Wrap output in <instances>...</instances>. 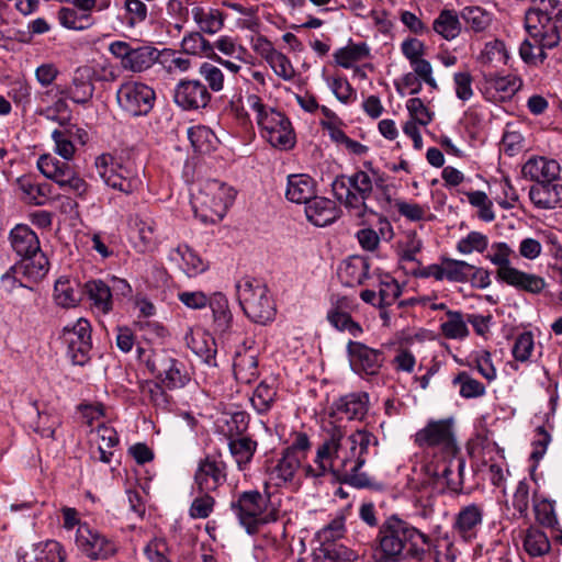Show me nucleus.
Masks as SVG:
<instances>
[{
    "mask_svg": "<svg viewBox=\"0 0 562 562\" xmlns=\"http://www.w3.org/2000/svg\"><path fill=\"white\" fill-rule=\"evenodd\" d=\"M325 437L317 447L313 464L304 468L307 477H333L345 484L362 488L371 485L370 476L362 471L372 448L379 440L367 429H357L350 435L345 427L330 424L324 429Z\"/></svg>",
    "mask_w": 562,
    "mask_h": 562,
    "instance_id": "obj_1",
    "label": "nucleus"
},
{
    "mask_svg": "<svg viewBox=\"0 0 562 562\" xmlns=\"http://www.w3.org/2000/svg\"><path fill=\"white\" fill-rule=\"evenodd\" d=\"M431 546V539L396 515L387 517L379 527L375 562L422 561Z\"/></svg>",
    "mask_w": 562,
    "mask_h": 562,
    "instance_id": "obj_2",
    "label": "nucleus"
},
{
    "mask_svg": "<svg viewBox=\"0 0 562 562\" xmlns=\"http://www.w3.org/2000/svg\"><path fill=\"white\" fill-rule=\"evenodd\" d=\"M531 4L525 14V27L539 44L542 58H546L544 49L558 46L559 36L553 20L562 13V0H531Z\"/></svg>",
    "mask_w": 562,
    "mask_h": 562,
    "instance_id": "obj_3",
    "label": "nucleus"
},
{
    "mask_svg": "<svg viewBox=\"0 0 562 562\" xmlns=\"http://www.w3.org/2000/svg\"><path fill=\"white\" fill-rule=\"evenodd\" d=\"M231 509L249 535L258 532L266 524L278 519V512L270 503L269 494L257 490L244 491L231 502Z\"/></svg>",
    "mask_w": 562,
    "mask_h": 562,
    "instance_id": "obj_4",
    "label": "nucleus"
},
{
    "mask_svg": "<svg viewBox=\"0 0 562 562\" xmlns=\"http://www.w3.org/2000/svg\"><path fill=\"white\" fill-rule=\"evenodd\" d=\"M441 463H427L422 467V477L417 480L415 488L442 493L445 488L460 493L463 488V471L465 461L462 458L447 457Z\"/></svg>",
    "mask_w": 562,
    "mask_h": 562,
    "instance_id": "obj_5",
    "label": "nucleus"
},
{
    "mask_svg": "<svg viewBox=\"0 0 562 562\" xmlns=\"http://www.w3.org/2000/svg\"><path fill=\"white\" fill-rule=\"evenodd\" d=\"M236 192L232 187L215 179L206 180L199 192L193 195L194 207L200 206L205 218L215 222L222 220L233 204Z\"/></svg>",
    "mask_w": 562,
    "mask_h": 562,
    "instance_id": "obj_6",
    "label": "nucleus"
},
{
    "mask_svg": "<svg viewBox=\"0 0 562 562\" xmlns=\"http://www.w3.org/2000/svg\"><path fill=\"white\" fill-rule=\"evenodd\" d=\"M237 296L244 313L252 322L265 325L273 319L276 310L266 285L247 280L237 284Z\"/></svg>",
    "mask_w": 562,
    "mask_h": 562,
    "instance_id": "obj_7",
    "label": "nucleus"
},
{
    "mask_svg": "<svg viewBox=\"0 0 562 562\" xmlns=\"http://www.w3.org/2000/svg\"><path fill=\"white\" fill-rule=\"evenodd\" d=\"M109 52L121 60V66L133 72H140L150 68L159 58L160 52L151 45H138L123 41L110 44Z\"/></svg>",
    "mask_w": 562,
    "mask_h": 562,
    "instance_id": "obj_8",
    "label": "nucleus"
},
{
    "mask_svg": "<svg viewBox=\"0 0 562 562\" xmlns=\"http://www.w3.org/2000/svg\"><path fill=\"white\" fill-rule=\"evenodd\" d=\"M145 361L149 371L168 389L183 387L190 380L186 366L169 353H150Z\"/></svg>",
    "mask_w": 562,
    "mask_h": 562,
    "instance_id": "obj_9",
    "label": "nucleus"
},
{
    "mask_svg": "<svg viewBox=\"0 0 562 562\" xmlns=\"http://www.w3.org/2000/svg\"><path fill=\"white\" fill-rule=\"evenodd\" d=\"M415 443L420 448H440L447 457H453L458 447L450 419L429 422L415 434Z\"/></svg>",
    "mask_w": 562,
    "mask_h": 562,
    "instance_id": "obj_10",
    "label": "nucleus"
},
{
    "mask_svg": "<svg viewBox=\"0 0 562 562\" xmlns=\"http://www.w3.org/2000/svg\"><path fill=\"white\" fill-rule=\"evenodd\" d=\"M120 106L133 116L146 115L153 109L155 91L142 82H125L116 93Z\"/></svg>",
    "mask_w": 562,
    "mask_h": 562,
    "instance_id": "obj_11",
    "label": "nucleus"
},
{
    "mask_svg": "<svg viewBox=\"0 0 562 562\" xmlns=\"http://www.w3.org/2000/svg\"><path fill=\"white\" fill-rule=\"evenodd\" d=\"M79 550L92 560H105L117 551L115 542L88 525H80L76 532Z\"/></svg>",
    "mask_w": 562,
    "mask_h": 562,
    "instance_id": "obj_12",
    "label": "nucleus"
},
{
    "mask_svg": "<svg viewBox=\"0 0 562 562\" xmlns=\"http://www.w3.org/2000/svg\"><path fill=\"white\" fill-rule=\"evenodd\" d=\"M175 103L183 110L205 109L212 100V93L201 79H181L173 91Z\"/></svg>",
    "mask_w": 562,
    "mask_h": 562,
    "instance_id": "obj_13",
    "label": "nucleus"
},
{
    "mask_svg": "<svg viewBox=\"0 0 562 562\" xmlns=\"http://www.w3.org/2000/svg\"><path fill=\"white\" fill-rule=\"evenodd\" d=\"M226 463L212 456L202 459L194 473L198 492H215L226 482Z\"/></svg>",
    "mask_w": 562,
    "mask_h": 562,
    "instance_id": "obj_14",
    "label": "nucleus"
},
{
    "mask_svg": "<svg viewBox=\"0 0 562 562\" xmlns=\"http://www.w3.org/2000/svg\"><path fill=\"white\" fill-rule=\"evenodd\" d=\"M20 562H65L61 544L54 540L27 544L19 551Z\"/></svg>",
    "mask_w": 562,
    "mask_h": 562,
    "instance_id": "obj_15",
    "label": "nucleus"
},
{
    "mask_svg": "<svg viewBox=\"0 0 562 562\" xmlns=\"http://www.w3.org/2000/svg\"><path fill=\"white\" fill-rule=\"evenodd\" d=\"M561 167L554 159L542 156L529 158L521 168L524 178L535 183L560 180Z\"/></svg>",
    "mask_w": 562,
    "mask_h": 562,
    "instance_id": "obj_16",
    "label": "nucleus"
},
{
    "mask_svg": "<svg viewBox=\"0 0 562 562\" xmlns=\"http://www.w3.org/2000/svg\"><path fill=\"white\" fill-rule=\"evenodd\" d=\"M529 199L541 210L562 207V184L559 180L533 183L529 190Z\"/></svg>",
    "mask_w": 562,
    "mask_h": 562,
    "instance_id": "obj_17",
    "label": "nucleus"
},
{
    "mask_svg": "<svg viewBox=\"0 0 562 562\" xmlns=\"http://www.w3.org/2000/svg\"><path fill=\"white\" fill-rule=\"evenodd\" d=\"M82 295L89 301L90 307L100 314H108L113 310V294L111 286L102 280H90L83 284Z\"/></svg>",
    "mask_w": 562,
    "mask_h": 562,
    "instance_id": "obj_18",
    "label": "nucleus"
},
{
    "mask_svg": "<svg viewBox=\"0 0 562 562\" xmlns=\"http://www.w3.org/2000/svg\"><path fill=\"white\" fill-rule=\"evenodd\" d=\"M483 508L477 504H470L460 509L457 514L453 529L465 541L476 537L477 528L483 521Z\"/></svg>",
    "mask_w": 562,
    "mask_h": 562,
    "instance_id": "obj_19",
    "label": "nucleus"
},
{
    "mask_svg": "<svg viewBox=\"0 0 562 562\" xmlns=\"http://www.w3.org/2000/svg\"><path fill=\"white\" fill-rule=\"evenodd\" d=\"M307 220L315 226L324 227L339 217L336 203L326 198L314 196L305 206Z\"/></svg>",
    "mask_w": 562,
    "mask_h": 562,
    "instance_id": "obj_20",
    "label": "nucleus"
},
{
    "mask_svg": "<svg viewBox=\"0 0 562 562\" xmlns=\"http://www.w3.org/2000/svg\"><path fill=\"white\" fill-rule=\"evenodd\" d=\"M37 167L47 179L56 182L63 191L76 172L68 162L60 161L50 155H42L37 160Z\"/></svg>",
    "mask_w": 562,
    "mask_h": 562,
    "instance_id": "obj_21",
    "label": "nucleus"
},
{
    "mask_svg": "<svg viewBox=\"0 0 562 562\" xmlns=\"http://www.w3.org/2000/svg\"><path fill=\"white\" fill-rule=\"evenodd\" d=\"M499 281L518 291L535 295L540 294L547 285L546 280L542 277L521 271L515 267L509 269Z\"/></svg>",
    "mask_w": 562,
    "mask_h": 562,
    "instance_id": "obj_22",
    "label": "nucleus"
},
{
    "mask_svg": "<svg viewBox=\"0 0 562 562\" xmlns=\"http://www.w3.org/2000/svg\"><path fill=\"white\" fill-rule=\"evenodd\" d=\"M370 263L367 258L353 256L342 262L338 277L347 286L360 285L369 277Z\"/></svg>",
    "mask_w": 562,
    "mask_h": 562,
    "instance_id": "obj_23",
    "label": "nucleus"
},
{
    "mask_svg": "<svg viewBox=\"0 0 562 562\" xmlns=\"http://www.w3.org/2000/svg\"><path fill=\"white\" fill-rule=\"evenodd\" d=\"M316 183L307 175H290L285 196L293 203L307 204L316 193Z\"/></svg>",
    "mask_w": 562,
    "mask_h": 562,
    "instance_id": "obj_24",
    "label": "nucleus"
},
{
    "mask_svg": "<svg viewBox=\"0 0 562 562\" xmlns=\"http://www.w3.org/2000/svg\"><path fill=\"white\" fill-rule=\"evenodd\" d=\"M335 408L349 420H362L369 409V395L364 392L347 394L335 403Z\"/></svg>",
    "mask_w": 562,
    "mask_h": 562,
    "instance_id": "obj_25",
    "label": "nucleus"
},
{
    "mask_svg": "<svg viewBox=\"0 0 562 562\" xmlns=\"http://www.w3.org/2000/svg\"><path fill=\"white\" fill-rule=\"evenodd\" d=\"M61 341L68 351H89L92 348L89 322L81 318L71 329L65 328Z\"/></svg>",
    "mask_w": 562,
    "mask_h": 562,
    "instance_id": "obj_26",
    "label": "nucleus"
},
{
    "mask_svg": "<svg viewBox=\"0 0 562 562\" xmlns=\"http://www.w3.org/2000/svg\"><path fill=\"white\" fill-rule=\"evenodd\" d=\"M209 306L213 315L214 330L221 335L222 339L224 335L228 334L233 322V315L228 306V300L224 294L220 292L214 293L210 297Z\"/></svg>",
    "mask_w": 562,
    "mask_h": 562,
    "instance_id": "obj_27",
    "label": "nucleus"
},
{
    "mask_svg": "<svg viewBox=\"0 0 562 562\" xmlns=\"http://www.w3.org/2000/svg\"><path fill=\"white\" fill-rule=\"evenodd\" d=\"M13 250L20 257L41 251L37 235L26 225H16L10 233Z\"/></svg>",
    "mask_w": 562,
    "mask_h": 562,
    "instance_id": "obj_28",
    "label": "nucleus"
},
{
    "mask_svg": "<svg viewBox=\"0 0 562 562\" xmlns=\"http://www.w3.org/2000/svg\"><path fill=\"white\" fill-rule=\"evenodd\" d=\"M318 548L313 551L314 562H353L357 560L358 554L337 542L319 541Z\"/></svg>",
    "mask_w": 562,
    "mask_h": 562,
    "instance_id": "obj_29",
    "label": "nucleus"
},
{
    "mask_svg": "<svg viewBox=\"0 0 562 562\" xmlns=\"http://www.w3.org/2000/svg\"><path fill=\"white\" fill-rule=\"evenodd\" d=\"M301 467V458L283 451L281 459L270 470V481L276 486H282L293 481L294 475Z\"/></svg>",
    "mask_w": 562,
    "mask_h": 562,
    "instance_id": "obj_30",
    "label": "nucleus"
},
{
    "mask_svg": "<svg viewBox=\"0 0 562 562\" xmlns=\"http://www.w3.org/2000/svg\"><path fill=\"white\" fill-rule=\"evenodd\" d=\"M15 269L21 271L22 276L36 282L47 274L49 262L45 254L38 251L23 257L20 262L15 263Z\"/></svg>",
    "mask_w": 562,
    "mask_h": 562,
    "instance_id": "obj_31",
    "label": "nucleus"
},
{
    "mask_svg": "<svg viewBox=\"0 0 562 562\" xmlns=\"http://www.w3.org/2000/svg\"><path fill=\"white\" fill-rule=\"evenodd\" d=\"M18 186L23 192L24 199L34 205H44L53 194V187L49 183H38L31 178H20Z\"/></svg>",
    "mask_w": 562,
    "mask_h": 562,
    "instance_id": "obj_32",
    "label": "nucleus"
},
{
    "mask_svg": "<svg viewBox=\"0 0 562 562\" xmlns=\"http://www.w3.org/2000/svg\"><path fill=\"white\" fill-rule=\"evenodd\" d=\"M331 190L335 198L346 207L363 209V212H368V205L363 201H360L358 195L352 191L350 184V177L345 175L337 176L331 183Z\"/></svg>",
    "mask_w": 562,
    "mask_h": 562,
    "instance_id": "obj_33",
    "label": "nucleus"
},
{
    "mask_svg": "<svg viewBox=\"0 0 562 562\" xmlns=\"http://www.w3.org/2000/svg\"><path fill=\"white\" fill-rule=\"evenodd\" d=\"M432 30L445 40L452 41L461 33L462 25L453 10L445 9L434 20Z\"/></svg>",
    "mask_w": 562,
    "mask_h": 562,
    "instance_id": "obj_34",
    "label": "nucleus"
},
{
    "mask_svg": "<svg viewBox=\"0 0 562 562\" xmlns=\"http://www.w3.org/2000/svg\"><path fill=\"white\" fill-rule=\"evenodd\" d=\"M258 42H261L266 46L265 57L274 74L284 80H291L294 77L295 71L290 59L284 54L273 49L271 43L266 38H259Z\"/></svg>",
    "mask_w": 562,
    "mask_h": 562,
    "instance_id": "obj_35",
    "label": "nucleus"
},
{
    "mask_svg": "<svg viewBox=\"0 0 562 562\" xmlns=\"http://www.w3.org/2000/svg\"><path fill=\"white\" fill-rule=\"evenodd\" d=\"M184 340L191 351H217L218 348H225L223 342L218 345L216 339L201 327L190 328Z\"/></svg>",
    "mask_w": 562,
    "mask_h": 562,
    "instance_id": "obj_36",
    "label": "nucleus"
},
{
    "mask_svg": "<svg viewBox=\"0 0 562 562\" xmlns=\"http://www.w3.org/2000/svg\"><path fill=\"white\" fill-rule=\"evenodd\" d=\"M192 15L201 31L207 34L217 33L224 25L225 15L217 9L205 11L201 7H195L192 9Z\"/></svg>",
    "mask_w": 562,
    "mask_h": 562,
    "instance_id": "obj_37",
    "label": "nucleus"
},
{
    "mask_svg": "<svg viewBox=\"0 0 562 562\" xmlns=\"http://www.w3.org/2000/svg\"><path fill=\"white\" fill-rule=\"evenodd\" d=\"M465 27L474 33L486 31L493 21V14L481 7H465L461 11Z\"/></svg>",
    "mask_w": 562,
    "mask_h": 562,
    "instance_id": "obj_38",
    "label": "nucleus"
},
{
    "mask_svg": "<svg viewBox=\"0 0 562 562\" xmlns=\"http://www.w3.org/2000/svg\"><path fill=\"white\" fill-rule=\"evenodd\" d=\"M76 286L77 284H74L68 278H59L54 286L55 302L63 307L76 306L82 297V290L80 291Z\"/></svg>",
    "mask_w": 562,
    "mask_h": 562,
    "instance_id": "obj_39",
    "label": "nucleus"
},
{
    "mask_svg": "<svg viewBox=\"0 0 562 562\" xmlns=\"http://www.w3.org/2000/svg\"><path fill=\"white\" fill-rule=\"evenodd\" d=\"M228 448L241 470L251 461L257 449V442L245 436L229 437Z\"/></svg>",
    "mask_w": 562,
    "mask_h": 562,
    "instance_id": "obj_40",
    "label": "nucleus"
},
{
    "mask_svg": "<svg viewBox=\"0 0 562 562\" xmlns=\"http://www.w3.org/2000/svg\"><path fill=\"white\" fill-rule=\"evenodd\" d=\"M233 370L238 381L250 383L258 376V359L254 353H236Z\"/></svg>",
    "mask_w": 562,
    "mask_h": 562,
    "instance_id": "obj_41",
    "label": "nucleus"
},
{
    "mask_svg": "<svg viewBox=\"0 0 562 562\" xmlns=\"http://www.w3.org/2000/svg\"><path fill=\"white\" fill-rule=\"evenodd\" d=\"M550 548V541L542 530L535 527H530L526 530L524 549L531 558L547 554Z\"/></svg>",
    "mask_w": 562,
    "mask_h": 562,
    "instance_id": "obj_42",
    "label": "nucleus"
},
{
    "mask_svg": "<svg viewBox=\"0 0 562 562\" xmlns=\"http://www.w3.org/2000/svg\"><path fill=\"white\" fill-rule=\"evenodd\" d=\"M94 86L82 76H78V72L72 79L70 87L60 90V94L69 98L75 103L86 104L93 95Z\"/></svg>",
    "mask_w": 562,
    "mask_h": 562,
    "instance_id": "obj_43",
    "label": "nucleus"
},
{
    "mask_svg": "<svg viewBox=\"0 0 562 562\" xmlns=\"http://www.w3.org/2000/svg\"><path fill=\"white\" fill-rule=\"evenodd\" d=\"M351 369L357 374L374 375L382 366L379 353H348Z\"/></svg>",
    "mask_w": 562,
    "mask_h": 562,
    "instance_id": "obj_44",
    "label": "nucleus"
},
{
    "mask_svg": "<svg viewBox=\"0 0 562 562\" xmlns=\"http://www.w3.org/2000/svg\"><path fill=\"white\" fill-rule=\"evenodd\" d=\"M263 137H266L273 147L284 150L291 149L295 145V134L288 117H285V122H281L278 127L263 134Z\"/></svg>",
    "mask_w": 562,
    "mask_h": 562,
    "instance_id": "obj_45",
    "label": "nucleus"
},
{
    "mask_svg": "<svg viewBox=\"0 0 562 562\" xmlns=\"http://www.w3.org/2000/svg\"><path fill=\"white\" fill-rule=\"evenodd\" d=\"M477 59L485 66L505 65L508 60V53L504 42L497 38L487 42Z\"/></svg>",
    "mask_w": 562,
    "mask_h": 562,
    "instance_id": "obj_46",
    "label": "nucleus"
},
{
    "mask_svg": "<svg viewBox=\"0 0 562 562\" xmlns=\"http://www.w3.org/2000/svg\"><path fill=\"white\" fill-rule=\"evenodd\" d=\"M370 55V50L367 44H352L335 52L334 58L337 65L342 68H350L353 63L367 58Z\"/></svg>",
    "mask_w": 562,
    "mask_h": 562,
    "instance_id": "obj_47",
    "label": "nucleus"
},
{
    "mask_svg": "<svg viewBox=\"0 0 562 562\" xmlns=\"http://www.w3.org/2000/svg\"><path fill=\"white\" fill-rule=\"evenodd\" d=\"M276 389L267 382H260L255 389L250 402L258 414L268 413L276 400Z\"/></svg>",
    "mask_w": 562,
    "mask_h": 562,
    "instance_id": "obj_48",
    "label": "nucleus"
},
{
    "mask_svg": "<svg viewBox=\"0 0 562 562\" xmlns=\"http://www.w3.org/2000/svg\"><path fill=\"white\" fill-rule=\"evenodd\" d=\"M442 262L445 265L446 279L448 281L458 283L469 282L471 270L474 269L473 265L449 257H442Z\"/></svg>",
    "mask_w": 562,
    "mask_h": 562,
    "instance_id": "obj_49",
    "label": "nucleus"
},
{
    "mask_svg": "<svg viewBox=\"0 0 562 562\" xmlns=\"http://www.w3.org/2000/svg\"><path fill=\"white\" fill-rule=\"evenodd\" d=\"M448 319L441 324V330L448 338L460 339L469 335L467 326V317L464 318L461 312L448 311Z\"/></svg>",
    "mask_w": 562,
    "mask_h": 562,
    "instance_id": "obj_50",
    "label": "nucleus"
},
{
    "mask_svg": "<svg viewBox=\"0 0 562 562\" xmlns=\"http://www.w3.org/2000/svg\"><path fill=\"white\" fill-rule=\"evenodd\" d=\"M188 137L194 151L206 154L213 149V140L215 138L213 132L205 126H192L188 130Z\"/></svg>",
    "mask_w": 562,
    "mask_h": 562,
    "instance_id": "obj_51",
    "label": "nucleus"
},
{
    "mask_svg": "<svg viewBox=\"0 0 562 562\" xmlns=\"http://www.w3.org/2000/svg\"><path fill=\"white\" fill-rule=\"evenodd\" d=\"M492 249L494 252L488 255L487 258L493 265L497 266L496 278L501 280L509 269L514 268L509 260L513 250L506 243H495L492 245Z\"/></svg>",
    "mask_w": 562,
    "mask_h": 562,
    "instance_id": "obj_52",
    "label": "nucleus"
},
{
    "mask_svg": "<svg viewBox=\"0 0 562 562\" xmlns=\"http://www.w3.org/2000/svg\"><path fill=\"white\" fill-rule=\"evenodd\" d=\"M177 252L181 256L184 271L189 277L196 276L207 269V263L188 245H180Z\"/></svg>",
    "mask_w": 562,
    "mask_h": 562,
    "instance_id": "obj_53",
    "label": "nucleus"
},
{
    "mask_svg": "<svg viewBox=\"0 0 562 562\" xmlns=\"http://www.w3.org/2000/svg\"><path fill=\"white\" fill-rule=\"evenodd\" d=\"M199 76L206 82L210 92H220L224 88V74L215 65L204 61L199 67Z\"/></svg>",
    "mask_w": 562,
    "mask_h": 562,
    "instance_id": "obj_54",
    "label": "nucleus"
},
{
    "mask_svg": "<svg viewBox=\"0 0 562 562\" xmlns=\"http://www.w3.org/2000/svg\"><path fill=\"white\" fill-rule=\"evenodd\" d=\"M212 492H199V495L192 501L189 508V515L193 519H205L210 517L215 507V498Z\"/></svg>",
    "mask_w": 562,
    "mask_h": 562,
    "instance_id": "obj_55",
    "label": "nucleus"
},
{
    "mask_svg": "<svg viewBox=\"0 0 562 562\" xmlns=\"http://www.w3.org/2000/svg\"><path fill=\"white\" fill-rule=\"evenodd\" d=\"M58 20L64 27L83 30L89 26L90 15L79 14L77 9L64 7L58 11Z\"/></svg>",
    "mask_w": 562,
    "mask_h": 562,
    "instance_id": "obj_56",
    "label": "nucleus"
},
{
    "mask_svg": "<svg viewBox=\"0 0 562 562\" xmlns=\"http://www.w3.org/2000/svg\"><path fill=\"white\" fill-rule=\"evenodd\" d=\"M114 168L119 175L122 176L123 181L131 182V190L133 192L137 191L142 187L143 168L140 166L136 165L132 160H126L125 162H116Z\"/></svg>",
    "mask_w": 562,
    "mask_h": 562,
    "instance_id": "obj_57",
    "label": "nucleus"
},
{
    "mask_svg": "<svg viewBox=\"0 0 562 562\" xmlns=\"http://www.w3.org/2000/svg\"><path fill=\"white\" fill-rule=\"evenodd\" d=\"M135 226L137 227L138 238L142 244L140 251L153 249L157 241L155 222L149 218H136Z\"/></svg>",
    "mask_w": 562,
    "mask_h": 562,
    "instance_id": "obj_58",
    "label": "nucleus"
},
{
    "mask_svg": "<svg viewBox=\"0 0 562 562\" xmlns=\"http://www.w3.org/2000/svg\"><path fill=\"white\" fill-rule=\"evenodd\" d=\"M327 318L335 328L339 330H347L353 337H357L362 331L360 325L353 322L348 313L341 312L338 308L329 311Z\"/></svg>",
    "mask_w": 562,
    "mask_h": 562,
    "instance_id": "obj_59",
    "label": "nucleus"
},
{
    "mask_svg": "<svg viewBox=\"0 0 562 562\" xmlns=\"http://www.w3.org/2000/svg\"><path fill=\"white\" fill-rule=\"evenodd\" d=\"M345 532V516L339 515L317 531L316 537L319 541L336 542L344 537Z\"/></svg>",
    "mask_w": 562,
    "mask_h": 562,
    "instance_id": "obj_60",
    "label": "nucleus"
},
{
    "mask_svg": "<svg viewBox=\"0 0 562 562\" xmlns=\"http://www.w3.org/2000/svg\"><path fill=\"white\" fill-rule=\"evenodd\" d=\"M453 383L460 385V395L465 398L477 397L485 392L484 385L477 380L470 378L465 372L459 373L453 379Z\"/></svg>",
    "mask_w": 562,
    "mask_h": 562,
    "instance_id": "obj_61",
    "label": "nucleus"
},
{
    "mask_svg": "<svg viewBox=\"0 0 562 562\" xmlns=\"http://www.w3.org/2000/svg\"><path fill=\"white\" fill-rule=\"evenodd\" d=\"M488 245L487 237L479 232H471L467 237L459 240L457 249L461 254H471L472 251L483 252Z\"/></svg>",
    "mask_w": 562,
    "mask_h": 562,
    "instance_id": "obj_62",
    "label": "nucleus"
},
{
    "mask_svg": "<svg viewBox=\"0 0 562 562\" xmlns=\"http://www.w3.org/2000/svg\"><path fill=\"white\" fill-rule=\"evenodd\" d=\"M491 89L499 92L501 99H507L514 95L520 88V80L515 77H493L488 81Z\"/></svg>",
    "mask_w": 562,
    "mask_h": 562,
    "instance_id": "obj_63",
    "label": "nucleus"
},
{
    "mask_svg": "<svg viewBox=\"0 0 562 562\" xmlns=\"http://www.w3.org/2000/svg\"><path fill=\"white\" fill-rule=\"evenodd\" d=\"M406 108L409 112L411 120L416 121L419 125H428L434 117V113L424 104L419 98H412L407 101Z\"/></svg>",
    "mask_w": 562,
    "mask_h": 562,
    "instance_id": "obj_64",
    "label": "nucleus"
}]
</instances>
